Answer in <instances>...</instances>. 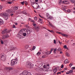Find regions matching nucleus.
Returning a JSON list of instances; mask_svg holds the SVG:
<instances>
[{
	"label": "nucleus",
	"mask_w": 75,
	"mask_h": 75,
	"mask_svg": "<svg viewBox=\"0 0 75 75\" xmlns=\"http://www.w3.org/2000/svg\"><path fill=\"white\" fill-rule=\"evenodd\" d=\"M22 13L23 14H25V15H27V13H26V12H24V11H23L22 12Z\"/></svg>",
	"instance_id": "obj_31"
},
{
	"label": "nucleus",
	"mask_w": 75,
	"mask_h": 75,
	"mask_svg": "<svg viewBox=\"0 0 75 75\" xmlns=\"http://www.w3.org/2000/svg\"><path fill=\"white\" fill-rule=\"evenodd\" d=\"M62 35L63 36H64V37H68V35H66L65 34H62Z\"/></svg>",
	"instance_id": "obj_24"
},
{
	"label": "nucleus",
	"mask_w": 75,
	"mask_h": 75,
	"mask_svg": "<svg viewBox=\"0 0 75 75\" xmlns=\"http://www.w3.org/2000/svg\"><path fill=\"white\" fill-rule=\"evenodd\" d=\"M39 1H40V3H41L42 2V0H39Z\"/></svg>",
	"instance_id": "obj_62"
},
{
	"label": "nucleus",
	"mask_w": 75,
	"mask_h": 75,
	"mask_svg": "<svg viewBox=\"0 0 75 75\" xmlns=\"http://www.w3.org/2000/svg\"><path fill=\"white\" fill-rule=\"evenodd\" d=\"M25 4H27V2H25Z\"/></svg>",
	"instance_id": "obj_64"
},
{
	"label": "nucleus",
	"mask_w": 75,
	"mask_h": 75,
	"mask_svg": "<svg viewBox=\"0 0 75 75\" xmlns=\"http://www.w3.org/2000/svg\"><path fill=\"white\" fill-rule=\"evenodd\" d=\"M40 54H41V52H38L37 54V55H40Z\"/></svg>",
	"instance_id": "obj_34"
},
{
	"label": "nucleus",
	"mask_w": 75,
	"mask_h": 75,
	"mask_svg": "<svg viewBox=\"0 0 75 75\" xmlns=\"http://www.w3.org/2000/svg\"><path fill=\"white\" fill-rule=\"evenodd\" d=\"M64 48H65V49H68V48H67V45H65L64 46Z\"/></svg>",
	"instance_id": "obj_29"
},
{
	"label": "nucleus",
	"mask_w": 75,
	"mask_h": 75,
	"mask_svg": "<svg viewBox=\"0 0 75 75\" xmlns=\"http://www.w3.org/2000/svg\"><path fill=\"white\" fill-rule=\"evenodd\" d=\"M25 48L26 49H27L28 48V45H27L25 46Z\"/></svg>",
	"instance_id": "obj_40"
},
{
	"label": "nucleus",
	"mask_w": 75,
	"mask_h": 75,
	"mask_svg": "<svg viewBox=\"0 0 75 75\" xmlns=\"http://www.w3.org/2000/svg\"><path fill=\"white\" fill-rule=\"evenodd\" d=\"M8 4H11L12 3L11 2L8 1Z\"/></svg>",
	"instance_id": "obj_47"
},
{
	"label": "nucleus",
	"mask_w": 75,
	"mask_h": 75,
	"mask_svg": "<svg viewBox=\"0 0 75 75\" xmlns=\"http://www.w3.org/2000/svg\"><path fill=\"white\" fill-rule=\"evenodd\" d=\"M12 28H16V26L15 25H13V26H12Z\"/></svg>",
	"instance_id": "obj_42"
},
{
	"label": "nucleus",
	"mask_w": 75,
	"mask_h": 75,
	"mask_svg": "<svg viewBox=\"0 0 75 75\" xmlns=\"http://www.w3.org/2000/svg\"><path fill=\"white\" fill-rule=\"evenodd\" d=\"M32 30H28V32H27V34H30L32 32Z\"/></svg>",
	"instance_id": "obj_18"
},
{
	"label": "nucleus",
	"mask_w": 75,
	"mask_h": 75,
	"mask_svg": "<svg viewBox=\"0 0 75 75\" xmlns=\"http://www.w3.org/2000/svg\"><path fill=\"white\" fill-rule=\"evenodd\" d=\"M72 69L73 70H74V69H75L74 67H72Z\"/></svg>",
	"instance_id": "obj_57"
},
{
	"label": "nucleus",
	"mask_w": 75,
	"mask_h": 75,
	"mask_svg": "<svg viewBox=\"0 0 75 75\" xmlns=\"http://www.w3.org/2000/svg\"><path fill=\"white\" fill-rule=\"evenodd\" d=\"M54 44H56V40H54Z\"/></svg>",
	"instance_id": "obj_51"
},
{
	"label": "nucleus",
	"mask_w": 75,
	"mask_h": 75,
	"mask_svg": "<svg viewBox=\"0 0 75 75\" xmlns=\"http://www.w3.org/2000/svg\"><path fill=\"white\" fill-rule=\"evenodd\" d=\"M32 22H33V23H34L35 21L34 20H32Z\"/></svg>",
	"instance_id": "obj_61"
},
{
	"label": "nucleus",
	"mask_w": 75,
	"mask_h": 75,
	"mask_svg": "<svg viewBox=\"0 0 75 75\" xmlns=\"http://www.w3.org/2000/svg\"><path fill=\"white\" fill-rule=\"evenodd\" d=\"M1 16L2 17H4V16H5V17H6L7 19H8V14H6V13H3L0 14Z\"/></svg>",
	"instance_id": "obj_4"
},
{
	"label": "nucleus",
	"mask_w": 75,
	"mask_h": 75,
	"mask_svg": "<svg viewBox=\"0 0 75 75\" xmlns=\"http://www.w3.org/2000/svg\"><path fill=\"white\" fill-rule=\"evenodd\" d=\"M49 16H50V14H49V13H47L46 14L47 17H48Z\"/></svg>",
	"instance_id": "obj_41"
},
{
	"label": "nucleus",
	"mask_w": 75,
	"mask_h": 75,
	"mask_svg": "<svg viewBox=\"0 0 75 75\" xmlns=\"http://www.w3.org/2000/svg\"><path fill=\"white\" fill-rule=\"evenodd\" d=\"M38 0H35V2H38Z\"/></svg>",
	"instance_id": "obj_63"
},
{
	"label": "nucleus",
	"mask_w": 75,
	"mask_h": 75,
	"mask_svg": "<svg viewBox=\"0 0 75 75\" xmlns=\"http://www.w3.org/2000/svg\"><path fill=\"white\" fill-rule=\"evenodd\" d=\"M10 31H11V30H7V29H5V30H3L2 31V34H4L5 33L7 34V33H10Z\"/></svg>",
	"instance_id": "obj_5"
},
{
	"label": "nucleus",
	"mask_w": 75,
	"mask_h": 75,
	"mask_svg": "<svg viewBox=\"0 0 75 75\" xmlns=\"http://www.w3.org/2000/svg\"><path fill=\"white\" fill-rule=\"evenodd\" d=\"M51 50V51H50V52H52V51H54V48H52Z\"/></svg>",
	"instance_id": "obj_52"
},
{
	"label": "nucleus",
	"mask_w": 75,
	"mask_h": 75,
	"mask_svg": "<svg viewBox=\"0 0 75 75\" xmlns=\"http://www.w3.org/2000/svg\"><path fill=\"white\" fill-rule=\"evenodd\" d=\"M67 11L68 13H70L71 12V10L70 9H68L67 10Z\"/></svg>",
	"instance_id": "obj_50"
},
{
	"label": "nucleus",
	"mask_w": 75,
	"mask_h": 75,
	"mask_svg": "<svg viewBox=\"0 0 75 75\" xmlns=\"http://www.w3.org/2000/svg\"><path fill=\"white\" fill-rule=\"evenodd\" d=\"M39 21H42V19H41V18H40L39 19Z\"/></svg>",
	"instance_id": "obj_54"
},
{
	"label": "nucleus",
	"mask_w": 75,
	"mask_h": 75,
	"mask_svg": "<svg viewBox=\"0 0 75 75\" xmlns=\"http://www.w3.org/2000/svg\"><path fill=\"white\" fill-rule=\"evenodd\" d=\"M57 50L58 51H62V50L61 49V47H59Z\"/></svg>",
	"instance_id": "obj_27"
},
{
	"label": "nucleus",
	"mask_w": 75,
	"mask_h": 75,
	"mask_svg": "<svg viewBox=\"0 0 75 75\" xmlns=\"http://www.w3.org/2000/svg\"><path fill=\"white\" fill-rule=\"evenodd\" d=\"M70 1L71 3H75V1H74V0H71Z\"/></svg>",
	"instance_id": "obj_38"
},
{
	"label": "nucleus",
	"mask_w": 75,
	"mask_h": 75,
	"mask_svg": "<svg viewBox=\"0 0 75 75\" xmlns=\"http://www.w3.org/2000/svg\"><path fill=\"white\" fill-rule=\"evenodd\" d=\"M5 69L7 71H10V70H13V68L10 67H6Z\"/></svg>",
	"instance_id": "obj_11"
},
{
	"label": "nucleus",
	"mask_w": 75,
	"mask_h": 75,
	"mask_svg": "<svg viewBox=\"0 0 75 75\" xmlns=\"http://www.w3.org/2000/svg\"><path fill=\"white\" fill-rule=\"evenodd\" d=\"M47 19H49V20H52V17L51 16H49L47 18Z\"/></svg>",
	"instance_id": "obj_22"
},
{
	"label": "nucleus",
	"mask_w": 75,
	"mask_h": 75,
	"mask_svg": "<svg viewBox=\"0 0 75 75\" xmlns=\"http://www.w3.org/2000/svg\"><path fill=\"white\" fill-rule=\"evenodd\" d=\"M23 36H24V37H25L26 36V35H27V33H23Z\"/></svg>",
	"instance_id": "obj_28"
},
{
	"label": "nucleus",
	"mask_w": 75,
	"mask_h": 75,
	"mask_svg": "<svg viewBox=\"0 0 75 75\" xmlns=\"http://www.w3.org/2000/svg\"><path fill=\"white\" fill-rule=\"evenodd\" d=\"M33 25L34 27H35V26H36V24H33Z\"/></svg>",
	"instance_id": "obj_58"
},
{
	"label": "nucleus",
	"mask_w": 75,
	"mask_h": 75,
	"mask_svg": "<svg viewBox=\"0 0 75 75\" xmlns=\"http://www.w3.org/2000/svg\"><path fill=\"white\" fill-rule=\"evenodd\" d=\"M48 31H49V32H50V33H54V32L52 30H48Z\"/></svg>",
	"instance_id": "obj_26"
},
{
	"label": "nucleus",
	"mask_w": 75,
	"mask_h": 75,
	"mask_svg": "<svg viewBox=\"0 0 75 75\" xmlns=\"http://www.w3.org/2000/svg\"><path fill=\"white\" fill-rule=\"evenodd\" d=\"M30 1L32 4H31L32 5H33V4H33L34 3V1H35V0H30Z\"/></svg>",
	"instance_id": "obj_20"
},
{
	"label": "nucleus",
	"mask_w": 75,
	"mask_h": 75,
	"mask_svg": "<svg viewBox=\"0 0 75 75\" xmlns=\"http://www.w3.org/2000/svg\"><path fill=\"white\" fill-rule=\"evenodd\" d=\"M19 75H31V73L28 72L27 70H24L22 73L20 74Z\"/></svg>",
	"instance_id": "obj_3"
},
{
	"label": "nucleus",
	"mask_w": 75,
	"mask_h": 75,
	"mask_svg": "<svg viewBox=\"0 0 75 75\" xmlns=\"http://www.w3.org/2000/svg\"><path fill=\"white\" fill-rule=\"evenodd\" d=\"M29 20H30V21H33V20H32V19H31V18H29Z\"/></svg>",
	"instance_id": "obj_53"
},
{
	"label": "nucleus",
	"mask_w": 75,
	"mask_h": 75,
	"mask_svg": "<svg viewBox=\"0 0 75 75\" xmlns=\"http://www.w3.org/2000/svg\"><path fill=\"white\" fill-rule=\"evenodd\" d=\"M1 59L2 61H5V60H6V57L4 55H2L1 56Z\"/></svg>",
	"instance_id": "obj_8"
},
{
	"label": "nucleus",
	"mask_w": 75,
	"mask_h": 75,
	"mask_svg": "<svg viewBox=\"0 0 75 75\" xmlns=\"http://www.w3.org/2000/svg\"><path fill=\"white\" fill-rule=\"evenodd\" d=\"M35 4H33V5H34V7L35 8V9H37V8H40V6H39V5H38V4H37V3H35ZM37 4H38V8H37Z\"/></svg>",
	"instance_id": "obj_10"
},
{
	"label": "nucleus",
	"mask_w": 75,
	"mask_h": 75,
	"mask_svg": "<svg viewBox=\"0 0 75 75\" xmlns=\"http://www.w3.org/2000/svg\"><path fill=\"white\" fill-rule=\"evenodd\" d=\"M27 65L30 68H33V66L32 64L30 63L29 61L27 62Z\"/></svg>",
	"instance_id": "obj_6"
},
{
	"label": "nucleus",
	"mask_w": 75,
	"mask_h": 75,
	"mask_svg": "<svg viewBox=\"0 0 75 75\" xmlns=\"http://www.w3.org/2000/svg\"><path fill=\"white\" fill-rule=\"evenodd\" d=\"M34 19L35 20H36L37 19V17L35 16V17H34Z\"/></svg>",
	"instance_id": "obj_46"
},
{
	"label": "nucleus",
	"mask_w": 75,
	"mask_h": 75,
	"mask_svg": "<svg viewBox=\"0 0 75 75\" xmlns=\"http://www.w3.org/2000/svg\"><path fill=\"white\" fill-rule=\"evenodd\" d=\"M7 11L8 12V13H13V10L11 9L8 10Z\"/></svg>",
	"instance_id": "obj_12"
},
{
	"label": "nucleus",
	"mask_w": 75,
	"mask_h": 75,
	"mask_svg": "<svg viewBox=\"0 0 75 75\" xmlns=\"http://www.w3.org/2000/svg\"><path fill=\"white\" fill-rule=\"evenodd\" d=\"M3 7L2 6H0V10H1L2 9Z\"/></svg>",
	"instance_id": "obj_48"
},
{
	"label": "nucleus",
	"mask_w": 75,
	"mask_h": 75,
	"mask_svg": "<svg viewBox=\"0 0 75 75\" xmlns=\"http://www.w3.org/2000/svg\"><path fill=\"white\" fill-rule=\"evenodd\" d=\"M43 67L44 69V71H48V69L50 68V65L47 64H45L43 66Z\"/></svg>",
	"instance_id": "obj_1"
},
{
	"label": "nucleus",
	"mask_w": 75,
	"mask_h": 75,
	"mask_svg": "<svg viewBox=\"0 0 75 75\" xmlns=\"http://www.w3.org/2000/svg\"><path fill=\"white\" fill-rule=\"evenodd\" d=\"M18 60L16 58L15 59H13L11 61V66H13L14 65H15L17 63Z\"/></svg>",
	"instance_id": "obj_2"
},
{
	"label": "nucleus",
	"mask_w": 75,
	"mask_h": 75,
	"mask_svg": "<svg viewBox=\"0 0 75 75\" xmlns=\"http://www.w3.org/2000/svg\"><path fill=\"white\" fill-rule=\"evenodd\" d=\"M51 53V52L50 51H47L46 52L45 54H47V55H49V54H50Z\"/></svg>",
	"instance_id": "obj_17"
},
{
	"label": "nucleus",
	"mask_w": 75,
	"mask_h": 75,
	"mask_svg": "<svg viewBox=\"0 0 75 75\" xmlns=\"http://www.w3.org/2000/svg\"><path fill=\"white\" fill-rule=\"evenodd\" d=\"M24 31V29H22L20 31L19 33H20L22 34H23V32Z\"/></svg>",
	"instance_id": "obj_21"
},
{
	"label": "nucleus",
	"mask_w": 75,
	"mask_h": 75,
	"mask_svg": "<svg viewBox=\"0 0 75 75\" xmlns=\"http://www.w3.org/2000/svg\"><path fill=\"white\" fill-rule=\"evenodd\" d=\"M57 69H56L55 68L53 70V72H54V73H55L57 72Z\"/></svg>",
	"instance_id": "obj_23"
},
{
	"label": "nucleus",
	"mask_w": 75,
	"mask_h": 75,
	"mask_svg": "<svg viewBox=\"0 0 75 75\" xmlns=\"http://www.w3.org/2000/svg\"><path fill=\"white\" fill-rule=\"evenodd\" d=\"M65 70H67V69H68V68H64Z\"/></svg>",
	"instance_id": "obj_60"
},
{
	"label": "nucleus",
	"mask_w": 75,
	"mask_h": 75,
	"mask_svg": "<svg viewBox=\"0 0 75 75\" xmlns=\"http://www.w3.org/2000/svg\"><path fill=\"white\" fill-rule=\"evenodd\" d=\"M39 70L40 71H44V69L43 67L42 68H41V67H40Z\"/></svg>",
	"instance_id": "obj_15"
},
{
	"label": "nucleus",
	"mask_w": 75,
	"mask_h": 75,
	"mask_svg": "<svg viewBox=\"0 0 75 75\" xmlns=\"http://www.w3.org/2000/svg\"><path fill=\"white\" fill-rule=\"evenodd\" d=\"M45 55H43L42 56V58H45L46 57Z\"/></svg>",
	"instance_id": "obj_37"
},
{
	"label": "nucleus",
	"mask_w": 75,
	"mask_h": 75,
	"mask_svg": "<svg viewBox=\"0 0 75 75\" xmlns=\"http://www.w3.org/2000/svg\"><path fill=\"white\" fill-rule=\"evenodd\" d=\"M63 11H66L67 10L65 9H63Z\"/></svg>",
	"instance_id": "obj_59"
},
{
	"label": "nucleus",
	"mask_w": 75,
	"mask_h": 75,
	"mask_svg": "<svg viewBox=\"0 0 75 75\" xmlns=\"http://www.w3.org/2000/svg\"><path fill=\"white\" fill-rule=\"evenodd\" d=\"M35 49V46H33L32 50H34Z\"/></svg>",
	"instance_id": "obj_39"
},
{
	"label": "nucleus",
	"mask_w": 75,
	"mask_h": 75,
	"mask_svg": "<svg viewBox=\"0 0 75 75\" xmlns=\"http://www.w3.org/2000/svg\"><path fill=\"white\" fill-rule=\"evenodd\" d=\"M1 44H4V42H3V40H1Z\"/></svg>",
	"instance_id": "obj_35"
},
{
	"label": "nucleus",
	"mask_w": 75,
	"mask_h": 75,
	"mask_svg": "<svg viewBox=\"0 0 75 75\" xmlns=\"http://www.w3.org/2000/svg\"><path fill=\"white\" fill-rule=\"evenodd\" d=\"M18 37H19V38H23V34L19 32L18 35H17Z\"/></svg>",
	"instance_id": "obj_9"
},
{
	"label": "nucleus",
	"mask_w": 75,
	"mask_h": 75,
	"mask_svg": "<svg viewBox=\"0 0 75 75\" xmlns=\"http://www.w3.org/2000/svg\"><path fill=\"white\" fill-rule=\"evenodd\" d=\"M55 68L57 70H58V69H59V67H58V66H57V67H55Z\"/></svg>",
	"instance_id": "obj_32"
},
{
	"label": "nucleus",
	"mask_w": 75,
	"mask_h": 75,
	"mask_svg": "<svg viewBox=\"0 0 75 75\" xmlns=\"http://www.w3.org/2000/svg\"><path fill=\"white\" fill-rule=\"evenodd\" d=\"M25 26L27 28H30V27L28 25H26Z\"/></svg>",
	"instance_id": "obj_33"
},
{
	"label": "nucleus",
	"mask_w": 75,
	"mask_h": 75,
	"mask_svg": "<svg viewBox=\"0 0 75 75\" xmlns=\"http://www.w3.org/2000/svg\"><path fill=\"white\" fill-rule=\"evenodd\" d=\"M8 37H9V35H4L2 36V40H4V39L7 38Z\"/></svg>",
	"instance_id": "obj_7"
},
{
	"label": "nucleus",
	"mask_w": 75,
	"mask_h": 75,
	"mask_svg": "<svg viewBox=\"0 0 75 75\" xmlns=\"http://www.w3.org/2000/svg\"><path fill=\"white\" fill-rule=\"evenodd\" d=\"M13 8L14 10H18V6H14L13 7Z\"/></svg>",
	"instance_id": "obj_19"
},
{
	"label": "nucleus",
	"mask_w": 75,
	"mask_h": 75,
	"mask_svg": "<svg viewBox=\"0 0 75 75\" xmlns=\"http://www.w3.org/2000/svg\"><path fill=\"white\" fill-rule=\"evenodd\" d=\"M73 72H74V71L73 70H70L69 71V73H73Z\"/></svg>",
	"instance_id": "obj_30"
},
{
	"label": "nucleus",
	"mask_w": 75,
	"mask_h": 75,
	"mask_svg": "<svg viewBox=\"0 0 75 75\" xmlns=\"http://www.w3.org/2000/svg\"><path fill=\"white\" fill-rule=\"evenodd\" d=\"M61 74V72H58L57 73V74L58 75V74Z\"/></svg>",
	"instance_id": "obj_56"
},
{
	"label": "nucleus",
	"mask_w": 75,
	"mask_h": 75,
	"mask_svg": "<svg viewBox=\"0 0 75 75\" xmlns=\"http://www.w3.org/2000/svg\"><path fill=\"white\" fill-rule=\"evenodd\" d=\"M62 3V1H59V4H61Z\"/></svg>",
	"instance_id": "obj_43"
},
{
	"label": "nucleus",
	"mask_w": 75,
	"mask_h": 75,
	"mask_svg": "<svg viewBox=\"0 0 75 75\" xmlns=\"http://www.w3.org/2000/svg\"><path fill=\"white\" fill-rule=\"evenodd\" d=\"M21 4H22V5H24V2L23 1V2H21Z\"/></svg>",
	"instance_id": "obj_44"
},
{
	"label": "nucleus",
	"mask_w": 75,
	"mask_h": 75,
	"mask_svg": "<svg viewBox=\"0 0 75 75\" xmlns=\"http://www.w3.org/2000/svg\"><path fill=\"white\" fill-rule=\"evenodd\" d=\"M57 49H56V48L54 49V51L53 52H54H54H56L55 51H57Z\"/></svg>",
	"instance_id": "obj_45"
},
{
	"label": "nucleus",
	"mask_w": 75,
	"mask_h": 75,
	"mask_svg": "<svg viewBox=\"0 0 75 75\" xmlns=\"http://www.w3.org/2000/svg\"><path fill=\"white\" fill-rule=\"evenodd\" d=\"M65 64H67V63H69L68 61L67 60H65L64 61Z\"/></svg>",
	"instance_id": "obj_25"
},
{
	"label": "nucleus",
	"mask_w": 75,
	"mask_h": 75,
	"mask_svg": "<svg viewBox=\"0 0 75 75\" xmlns=\"http://www.w3.org/2000/svg\"><path fill=\"white\" fill-rule=\"evenodd\" d=\"M48 22H49V25H50V26L52 27H54V26L52 25V24H51V23H50V21H48Z\"/></svg>",
	"instance_id": "obj_16"
},
{
	"label": "nucleus",
	"mask_w": 75,
	"mask_h": 75,
	"mask_svg": "<svg viewBox=\"0 0 75 75\" xmlns=\"http://www.w3.org/2000/svg\"><path fill=\"white\" fill-rule=\"evenodd\" d=\"M66 55L67 56V57H69V53L68 52L66 53Z\"/></svg>",
	"instance_id": "obj_36"
},
{
	"label": "nucleus",
	"mask_w": 75,
	"mask_h": 75,
	"mask_svg": "<svg viewBox=\"0 0 75 75\" xmlns=\"http://www.w3.org/2000/svg\"><path fill=\"white\" fill-rule=\"evenodd\" d=\"M4 24V21L1 19H0V25Z\"/></svg>",
	"instance_id": "obj_13"
},
{
	"label": "nucleus",
	"mask_w": 75,
	"mask_h": 75,
	"mask_svg": "<svg viewBox=\"0 0 75 75\" xmlns=\"http://www.w3.org/2000/svg\"><path fill=\"white\" fill-rule=\"evenodd\" d=\"M63 3H64V4H69V2H68L67 1H63Z\"/></svg>",
	"instance_id": "obj_14"
},
{
	"label": "nucleus",
	"mask_w": 75,
	"mask_h": 75,
	"mask_svg": "<svg viewBox=\"0 0 75 75\" xmlns=\"http://www.w3.org/2000/svg\"><path fill=\"white\" fill-rule=\"evenodd\" d=\"M63 67H64V65L62 64L61 68H63Z\"/></svg>",
	"instance_id": "obj_55"
},
{
	"label": "nucleus",
	"mask_w": 75,
	"mask_h": 75,
	"mask_svg": "<svg viewBox=\"0 0 75 75\" xmlns=\"http://www.w3.org/2000/svg\"><path fill=\"white\" fill-rule=\"evenodd\" d=\"M56 33H58V34H61V32H56Z\"/></svg>",
	"instance_id": "obj_49"
}]
</instances>
